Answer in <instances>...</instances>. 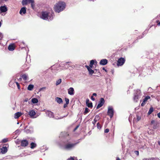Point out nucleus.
Listing matches in <instances>:
<instances>
[{
  "instance_id": "nucleus-1",
  "label": "nucleus",
  "mask_w": 160,
  "mask_h": 160,
  "mask_svg": "<svg viewBox=\"0 0 160 160\" xmlns=\"http://www.w3.org/2000/svg\"><path fill=\"white\" fill-rule=\"evenodd\" d=\"M54 16L53 12L45 11L42 12L40 17L44 20L51 21L53 19Z\"/></svg>"
},
{
  "instance_id": "nucleus-2",
  "label": "nucleus",
  "mask_w": 160,
  "mask_h": 160,
  "mask_svg": "<svg viewBox=\"0 0 160 160\" xmlns=\"http://www.w3.org/2000/svg\"><path fill=\"white\" fill-rule=\"evenodd\" d=\"M66 6L65 3L64 2H59L55 4L54 9L56 12H59L64 9Z\"/></svg>"
},
{
  "instance_id": "nucleus-3",
  "label": "nucleus",
  "mask_w": 160,
  "mask_h": 160,
  "mask_svg": "<svg viewBox=\"0 0 160 160\" xmlns=\"http://www.w3.org/2000/svg\"><path fill=\"white\" fill-rule=\"evenodd\" d=\"M77 143H71L70 142H68L65 143V145L63 147V149L67 150H71L74 149Z\"/></svg>"
},
{
  "instance_id": "nucleus-4",
  "label": "nucleus",
  "mask_w": 160,
  "mask_h": 160,
  "mask_svg": "<svg viewBox=\"0 0 160 160\" xmlns=\"http://www.w3.org/2000/svg\"><path fill=\"white\" fill-rule=\"evenodd\" d=\"M114 110L113 108L111 106H109L108 107L107 112L108 115L110 118H112L114 114Z\"/></svg>"
},
{
  "instance_id": "nucleus-5",
  "label": "nucleus",
  "mask_w": 160,
  "mask_h": 160,
  "mask_svg": "<svg viewBox=\"0 0 160 160\" xmlns=\"http://www.w3.org/2000/svg\"><path fill=\"white\" fill-rule=\"evenodd\" d=\"M105 103V100L103 98H101L97 107V109H98L102 107Z\"/></svg>"
},
{
  "instance_id": "nucleus-6",
  "label": "nucleus",
  "mask_w": 160,
  "mask_h": 160,
  "mask_svg": "<svg viewBox=\"0 0 160 160\" xmlns=\"http://www.w3.org/2000/svg\"><path fill=\"white\" fill-rule=\"evenodd\" d=\"M36 114V113L35 112L34 110H33L30 111L28 113L30 118H35L37 117V116H35Z\"/></svg>"
},
{
  "instance_id": "nucleus-7",
  "label": "nucleus",
  "mask_w": 160,
  "mask_h": 160,
  "mask_svg": "<svg viewBox=\"0 0 160 160\" xmlns=\"http://www.w3.org/2000/svg\"><path fill=\"white\" fill-rule=\"evenodd\" d=\"M125 62V59L122 58H120L118 61L117 65L118 66L122 65Z\"/></svg>"
},
{
  "instance_id": "nucleus-8",
  "label": "nucleus",
  "mask_w": 160,
  "mask_h": 160,
  "mask_svg": "<svg viewBox=\"0 0 160 160\" xmlns=\"http://www.w3.org/2000/svg\"><path fill=\"white\" fill-rule=\"evenodd\" d=\"M28 144V142L26 140H23L21 141V145L22 146L25 147Z\"/></svg>"
},
{
  "instance_id": "nucleus-9",
  "label": "nucleus",
  "mask_w": 160,
  "mask_h": 160,
  "mask_svg": "<svg viewBox=\"0 0 160 160\" xmlns=\"http://www.w3.org/2000/svg\"><path fill=\"white\" fill-rule=\"evenodd\" d=\"M8 11V9L6 6H1L0 7L1 12H5Z\"/></svg>"
},
{
  "instance_id": "nucleus-10",
  "label": "nucleus",
  "mask_w": 160,
  "mask_h": 160,
  "mask_svg": "<svg viewBox=\"0 0 160 160\" xmlns=\"http://www.w3.org/2000/svg\"><path fill=\"white\" fill-rule=\"evenodd\" d=\"M100 119V118L99 115H97L95 116L93 121L92 122V123L94 125V126L95 125L96 122L98 121Z\"/></svg>"
},
{
  "instance_id": "nucleus-11",
  "label": "nucleus",
  "mask_w": 160,
  "mask_h": 160,
  "mask_svg": "<svg viewBox=\"0 0 160 160\" xmlns=\"http://www.w3.org/2000/svg\"><path fill=\"white\" fill-rule=\"evenodd\" d=\"M68 93L70 95H73L74 94V89L73 88L71 87L68 90Z\"/></svg>"
},
{
  "instance_id": "nucleus-12",
  "label": "nucleus",
  "mask_w": 160,
  "mask_h": 160,
  "mask_svg": "<svg viewBox=\"0 0 160 160\" xmlns=\"http://www.w3.org/2000/svg\"><path fill=\"white\" fill-rule=\"evenodd\" d=\"M47 115L50 118H54V114L53 112L51 111H48L46 112Z\"/></svg>"
},
{
  "instance_id": "nucleus-13",
  "label": "nucleus",
  "mask_w": 160,
  "mask_h": 160,
  "mask_svg": "<svg viewBox=\"0 0 160 160\" xmlns=\"http://www.w3.org/2000/svg\"><path fill=\"white\" fill-rule=\"evenodd\" d=\"M97 64V62L96 60H92L90 61L89 66L91 68H92L93 65H96Z\"/></svg>"
},
{
  "instance_id": "nucleus-14",
  "label": "nucleus",
  "mask_w": 160,
  "mask_h": 160,
  "mask_svg": "<svg viewBox=\"0 0 160 160\" xmlns=\"http://www.w3.org/2000/svg\"><path fill=\"white\" fill-rule=\"evenodd\" d=\"M108 63V60L106 59H102L101 60L100 64L102 65H105Z\"/></svg>"
},
{
  "instance_id": "nucleus-15",
  "label": "nucleus",
  "mask_w": 160,
  "mask_h": 160,
  "mask_svg": "<svg viewBox=\"0 0 160 160\" xmlns=\"http://www.w3.org/2000/svg\"><path fill=\"white\" fill-rule=\"evenodd\" d=\"M26 8L25 7L22 8L19 11L20 14L22 15L23 14H25L26 13Z\"/></svg>"
},
{
  "instance_id": "nucleus-16",
  "label": "nucleus",
  "mask_w": 160,
  "mask_h": 160,
  "mask_svg": "<svg viewBox=\"0 0 160 160\" xmlns=\"http://www.w3.org/2000/svg\"><path fill=\"white\" fill-rule=\"evenodd\" d=\"M2 152V154H5L7 152L8 150L7 148L6 147H3L1 148Z\"/></svg>"
},
{
  "instance_id": "nucleus-17",
  "label": "nucleus",
  "mask_w": 160,
  "mask_h": 160,
  "mask_svg": "<svg viewBox=\"0 0 160 160\" xmlns=\"http://www.w3.org/2000/svg\"><path fill=\"white\" fill-rule=\"evenodd\" d=\"M134 95H136L138 96V95L139 96H141V94L140 90L139 89H137L135 91Z\"/></svg>"
},
{
  "instance_id": "nucleus-18",
  "label": "nucleus",
  "mask_w": 160,
  "mask_h": 160,
  "mask_svg": "<svg viewBox=\"0 0 160 160\" xmlns=\"http://www.w3.org/2000/svg\"><path fill=\"white\" fill-rule=\"evenodd\" d=\"M55 101L59 104L63 102L62 99L59 97H56L55 98Z\"/></svg>"
},
{
  "instance_id": "nucleus-19",
  "label": "nucleus",
  "mask_w": 160,
  "mask_h": 160,
  "mask_svg": "<svg viewBox=\"0 0 160 160\" xmlns=\"http://www.w3.org/2000/svg\"><path fill=\"white\" fill-rule=\"evenodd\" d=\"M22 115V113L20 112H18L15 114L14 118H18Z\"/></svg>"
},
{
  "instance_id": "nucleus-20",
  "label": "nucleus",
  "mask_w": 160,
  "mask_h": 160,
  "mask_svg": "<svg viewBox=\"0 0 160 160\" xmlns=\"http://www.w3.org/2000/svg\"><path fill=\"white\" fill-rule=\"evenodd\" d=\"M8 49L9 51H13L15 49L14 46L12 44L10 45L8 47Z\"/></svg>"
},
{
  "instance_id": "nucleus-21",
  "label": "nucleus",
  "mask_w": 160,
  "mask_h": 160,
  "mask_svg": "<svg viewBox=\"0 0 160 160\" xmlns=\"http://www.w3.org/2000/svg\"><path fill=\"white\" fill-rule=\"evenodd\" d=\"M31 102L35 104L38 102V100L37 98H34L32 99Z\"/></svg>"
},
{
  "instance_id": "nucleus-22",
  "label": "nucleus",
  "mask_w": 160,
  "mask_h": 160,
  "mask_svg": "<svg viewBox=\"0 0 160 160\" xmlns=\"http://www.w3.org/2000/svg\"><path fill=\"white\" fill-rule=\"evenodd\" d=\"M159 126V123L158 122H155L153 125V128L154 129H156Z\"/></svg>"
},
{
  "instance_id": "nucleus-23",
  "label": "nucleus",
  "mask_w": 160,
  "mask_h": 160,
  "mask_svg": "<svg viewBox=\"0 0 160 160\" xmlns=\"http://www.w3.org/2000/svg\"><path fill=\"white\" fill-rule=\"evenodd\" d=\"M30 148L32 149H33L37 146V144L34 142H32L30 144Z\"/></svg>"
},
{
  "instance_id": "nucleus-24",
  "label": "nucleus",
  "mask_w": 160,
  "mask_h": 160,
  "mask_svg": "<svg viewBox=\"0 0 160 160\" xmlns=\"http://www.w3.org/2000/svg\"><path fill=\"white\" fill-rule=\"evenodd\" d=\"M28 75L27 74H22V76H21V77L24 80H27L28 78Z\"/></svg>"
},
{
  "instance_id": "nucleus-25",
  "label": "nucleus",
  "mask_w": 160,
  "mask_h": 160,
  "mask_svg": "<svg viewBox=\"0 0 160 160\" xmlns=\"http://www.w3.org/2000/svg\"><path fill=\"white\" fill-rule=\"evenodd\" d=\"M34 88V85L32 84H29L28 87V90L31 91Z\"/></svg>"
},
{
  "instance_id": "nucleus-26",
  "label": "nucleus",
  "mask_w": 160,
  "mask_h": 160,
  "mask_svg": "<svg viewBox=\"0 0 160 160\" xmlns=\"http://www.w3.org/2000/svg\"><path fill=\"white\" fill-rule=\"evenodd\" d=\"M133 98V100L135 102H137L138 100L140 98L141 96H139L138 95L137 96L136 95H134Z\"/></svg>"
},
{
  "instance_id": "nucleus-27",
  "label": "nucleus",
  "mask_w": 160,
  "mask_h": 160,
  "mask_svg": "<svg viewBox=\"0 0 160 160\" xmlns=\"http://www.w3.org/2000/svg\"><path fill=\"white\" fill-rule=\"evenodd\" d=\"M153 111V108L152 107H151L149 109V110L148 112V114L149 115L151 114V113Z\"/></svg>"
},
{
  "instance_id": "nucleus-28",
  "label": "nucleus",
  "mask_w": 160,
  "mask_h": 160,
  "mask_svg": "<svg viewBox=\"0 0 160 160\" xmlns=\"http://www.w3.org/2000/svg\"><path fill=\"white\" fill-rule=\"evenodd\" d=\"M31 7L33 9L35 10L36 9V8L35 7V4H34V1L32 2H31Z\"/></svg>"
},
{
  "instance_id": "nucleus-29",
  "label": "nucleus",
  "mask_w": 160,
  "mask_h": 160,
  "mask_svg": "<svg viewBox=\"0 0 160 160\" xmlns=\"http://www.w3.org/2000/svg\"><path fill=\"white\" fill-rule=\"evenodd\" d=\"M90 111V110L87 107H86L85 108V110L84 112V115L86 114L88 112Z\"/></svg>"
},
{
  "instance_id": "nucleus-30",
  "label": "nucleus",
  "mask_w": 160,
  "mask_h": 160,
  "mask_svg": "<svg viewBox=\"0 0 160 160\" xmlns=\"http://www.w3.org/2000/svg\"><path fill=\"white\" fill-rule=\"evenodd\" d=\"M61 82H62L61 79H58V80H57L56 81V86L58 85Z\"/></svg>"
},
{
  "instance_id": "nucleus-31",
  "label": "nucleus",
  "mask_w": 160,
  "mask_h": 160,
  "mask_svg": "<svg viewBox=\"0 0 160 160\" xmlns=\"http://www.w3.org/2000/svg\"><path fill=\"white\" fill-rule=\"evenodd\" d=\"M150 96H146L144 99H143L144 102H146L148 99H150Z\"/></svg>"
},
{
  "instance_id": "nucleus-32",
  "label": "nucleus",
  "mask_w": 160,
  "mask_h": 160,
  "mask_svg": "<svg viewBox=\"0 0 160 160\" xmlns=\"http://www.w3.org/2000/svg\"><path fill=\"white\" fill-rule=\"evenodd\" d=\"M87 106L89 108H92V102H89L86 104Z\"/></svg>"
},
{
  "instance_id": "nucleus-33",
  "label": "nucleus",
  "mask_w": 160,
  "mask_h": 160,
  "mask_svg": "<svg viewBox=\"0 0 160 160\" xmlns=\"http://www.w3.org/2000/svg\"><path fill=\"white\" fill-rule=\"evenodd\" d=\"M48 148H46V147L45 146H43L41 148V150L42 152H43L44 151L46 150Z\"/></svg>"
},
{
  "instance_id": "nucleus-34",
  "label": "nucleus",
  "mask_w": 160,
  "mask_h": 160,
  "mask_svg": "<svg viewBox=\"0 0 160 160\" xmlns=\"http://www.w3.org/2000/svg\"><path fill=\"white\" fill-rule=\"evenodd\" d=\"M8 141V138H4L2 139L1 142L2 143H5L7 142Z\"/></svg>"
},
{
  "instance_id": "nucleus-35",
  "label": "nucleus",
  "mask_w": 160,
  "mask_h": 160,
  "mask_svg": "<svg viewBox=\"0 0 160 160\" xmlns=\"http://www.w3.org/2000/svg\"><path fill=\"white\" fill-rule=\"evenodd\" d=\"M28 3V2L27 0H23L22 1V5H26Z\"/></svg>"
},
{
  "instance_id": "nucleus-36",
  "label": "nucleus",
  "mask_w": 160,
  "mask_h": 160,
  "mask_svg": "<svg viewBox=\"0 0 160 160\" xmlns=\"http://www.w3.org/2000/svg\"><path fill=\"white\" fill-rule=\"evenodd\" d=\"M68 115H66V116H64L63 117H60V118H58V117H55L54 118L56 119H62L64 117H67V116Z\"/></svg>"
},
{
  "instance_id": "nucleus-37",
  "label": "nucleus",
  "mask_w": 160,
  "mask_h": 160,
  "mask_svg": "<svg viewBox=\"0 0 160 160\" xmlns=\"http://www.w3.org/2000/svg\"><path fill=\"white\" fill-rule=\"evenodd\" d=\"M97 128L99 129H101V128H102V126H101L100 125V124L99 123V122H98L97 123Z\"/></svg>"
},
{
  "instance_id": "nucleus-38",
  "label": "nucleus",
  "mask_w": 160,
  "mask_h": 160,
  "mask_svg": "<svg viewBox=\"0 0 160 160\" xmlns=\"http://www.w3.org/2000/svg\"><path fill=\"white\" fill-rule=\"evenodd\" d=\"M65 100L66 102V103H67V104H68L69 101V99L66 98H65Z\"/></svg>"
},
{
  "instance_id": "nucleus-39",
  "label": "nucleus",
  "mask_w": 160,
  "mask_h": 160,
  "mask_svg": "<svg viewBox=\"0 0 160 160\" xmlns=\"http://www.w3.org/2000/svg\"><path fill=\"white\" fill-rule=\"evenodd\" d=\"M89 72V74L90 75H92L93 73H95V71H88Z\"/></svg>"
},
{
  "instance_id": "nucleus-40",
  "label": "nucleus",
  "mask_w": 160,
  "mask_h": 160,
  "mask_svg": "<svg viewBox=\"0 0 160 160\" xmlns=\"http://www.w3.org/2000/svg\"><path fill=\"white\" fill-rule=\"evenodd\" d=\"M15 82L16 83V85H17V86L18 87V89L19 90H20V85H19V83L18 82Z\"/></svg>"
},
{
  "instance_id": "nucleus-41",
  "label": "nucleus",
  "mask_w": 160,
  "mask_h": 160,
  "mask_svg": "<svg viewBox=\"0 0 160 160\" xmlns=\"http://www.w3.org/2000/svg\"><path fill=\"white\" fill-rule=\"evenodd\" d=\"M150 160H160L158 158H149Z\"/></svg>"
},
{
  "instance_id": "nucleus-42",
  "label": "nucleus",
  "mask_w": 160,
  "mask_h": 160,
  "mask_svg": "<svg viewBox=\"0 0 160 160\" xmlns=\"http://www.w3.org/2000/svg\"><path fill=\"white\" fill-rule=\"evenodd\" d=\"M137 121H138L141 119V117L138 115H137Z\"/></svg>"
},
{
  "instance_id": "nucleus-43",
  "label": "nucleus",
  "mask_w": 160,
  "mask_h": 160,
  "mask_svg": "<svg viewBox=\"0 0 160 160\" xmlns=\"http://www.w3.org/2000/svg\"><path fill=\"white\" fill-rule=\"evenodd\" d=\"M134 152L137 156L139 155V152L138 151H137V150L135 151Z\"/></svg>"
},
{
  "instance_id": "nucleus-44",
  "label": "nucleus",
  "mask_w": 160,
  "mask_h": 160,
  "mask_svg": "<svg viewBox=\"0 0 160 160\" xmlns=\"http://www.w3.org/2000/svg\"><path fill=\"white\" fill-rule=\"evenodd\" d=\"M3 37V34L1 32H0V40H1L2 38Z\"/></svg>"
},
{
  "instance_id": "nucleus-45",
  "label": "nucleus",
  "mask_w": 160,
  "mask_h": 160,
  "mask_svg": "<svg viewBox=\"0 0 160 160\" xmlns=\"http://www.w3.org/2000/svg\"><path fill=\"white\" fill-rule=\"evenodd\" d=\"M109 132V129L108 128H107L104 130L105 133H108Z\"/></svg>"
},
{
  "instance_id": "nucleus-46",
  "label": "nucleus",
  "mask_w": 160,
  "mask_h": 160,
  "mask_svg": "<svg viewBox=\"0 0 160 160\" xmlns=\"http://www.w3.org/2000/svg\"><path fill=\"white\" fill-rule=\"evenodd\" d=\"M141 148H142L143 149H145V148H147V146L145 145H144V146H142Z\"/></svg>"
},
{
  "instance_id": "nucleus-47",
  "label": "nucleus",
  "mask_w": 160,
  "mask_h": 160,
  "mask_svg": "<svg viewBox=\"0 0 160 160\" xmlns=\"http://www.w3.org/2000/svg\"><path fill=\"white\" fill-rule=\"evenodd\" d=\"M85 66L87 68L88 70H92V69H91L90 68V67L89 66H87V65H86Z\"/></svg>"
},
{
  "instance_id": "nucleus-48",
  "label": "nucleus",
  "mask_w": 160,
  "mask_h": 160,
  "mask_svg": "<svg viewBox=\"0 0 160 160\" xmlns=\"http://www.w3.org/2000/svg\"><path fill=\"white\" fill-rule=\"evenodd\" d=\"M89 103V100L87 98L86 100V104H87V103Z\"/></svg>"
},
{
  "instance_id": "nucleus-49",
  "label": "nucleus",
  "mask_w": 160,
  "mask_h": 160,
  "mask_svg": "<svg viewBox=\"0 0 160 160\" xmlns=\"http://www.w3.org/2000/svg\"><path fill=\"white\" fill-rule=\"evenodd\" d=\"M145 102H144L143 101H142V103L141 104V105L142 106H144V105H145Z\"/></svg>"
},
{
  "instance_id": "nucleus-50",
  "label": "nucleus",
  "mask_w": 160,
  "mask_h": 160,
  "mask_svg": "<svg viewBox=\"0 0 160 160\" xmlns=\"http://www.w3.org/2000/svg\"><path fill=\"white\" fill-rule=\"evenodd\" d=\"M155 121L154 120H152L151 121V125L153 124V125L154 123H155Z\"/></svg>"
},
{
  "instance_id": "nucleus-51",
  "label": "nucleus",
  "mask_w": 160,
  "mask_h": 160,
  "mask_svg": "<svg viewBox=\"0 0 160 160\" xmlns=\"http://www.w3.org/2000/svg\"><path fill=\"white\" fill-rule=\"evenodd\" d=\"M91 99L92 100L94 101L95 100V99L93 97V96H92L91 97Z\"/></svg>"
},
{
  "instance_id": "nucleus-52",
  "label": "nucleus",
  "mask_w": 160,
  "mask_h": 160,
  "mask_svg": "<svg viewBox=\"0 0 160 160\" xmlns=\"http://www.w3.org/2000/svg\"><path fill=\"white\" fill-rule=\"evenodd\" d=\"M68 104H67V103L64 104L63 106L64 108H65L67 107Z\"/></svg>"
},
{
  "instance_id": "nucleus-53",
  "label": "nucleus",
  "mask_w": 160,
  "mask_h": 160,
  "mask_svg": "<svg viewBox=\"0 0 160 160\" xmlns=\"http://www.w3.org/2000/svg\"><path fill=\"white\" fill-rule=\"evenodd\" d=\"M79 127V126L78 125V126H77L74 129V131H76L77 129Z\"/></svg>"
},
{
  "instance_id": "nucleus-54",
  "label": "nucleus",
  "mask_w": 160,
  "mask_h": 160,
  "mask_svg": "<svg viewBox=\"0 0 160 160\" xmlns=\"http://www.w3.org/2000/svg\"><path fill=\"white\" fill-rule=\"evenodd\" d=\"M28 2H29L31 3L34 0H27Z\"/></svg>"
},
{
  "instance_id": "nucleus-55",
  "label": "nucleus",
  "mask_w": 160,
  "mask_h": 160,
  "mask_svg": "<svg viewBox=\"0 0 160 160\" xmlns=\"http://www.w3.org/2000/svg\"><path fill=\"white\" fill-rule=\"evenodd\" d=\"M28 100V98H25L24 100V102H27Z\"/></svg>"
},
{
  "instance_id": "nucleus-56",
  "label": "nucleus",
  "mask_w": 160,
  "mask_h": 160,
  "mask_svg": "<svg viewBox=\"0 0 160 160\" xmlns=\"http://www.w3.org/2000/svg\"><path fill=\"white\" fill-rule=\"evenodd\" d=\"M157 116L158 118H160V112L158 113Z\"/></svg>"
},
{
  "instance_id": "nucleus-57",
  "label": "nucleus",
  "mask_w": 160,
  "mask_h": 160,
  "mask_svg": "<svg viewBox=\"0 0 160 160\" xmlns=\"http://www.w3.org/2000/svg\"><path fill=\"white\" fill-rule=\"evenodd\" d=\"M92 96H97V94L96 93H93V94H92Z\"/></svg>"
},
{
  "instance_id": "nucleus-58",
  "label": "nucleus",
  "mask_w": 160,
  "mask_h": 160,
  "mask_svg": "<svg viewBox=\"0 0 160 160\" xmlns=\"http://www.w3.org/2000/svg\"><path fill=\"white\" fill-rule=\"evenodd\" d=\"M143 160H149V158L148 159L147 158H144L143 159Z\"/></svg>"
},
{
  "instance_id": "nucleus-59",
  "label": "nucleus",
  "mask_w": 160,
  "mask_h": 160,
  "mask_svg": "<svg viewBox=\"0 0 160 160\" xmlns=\"http://www.w3.org/2000/svg\"><path fill=\"white\" fill-rule=\"evenodd\" d=\"M158 144L160 146V141H158Z\"/></svg>"
},
{
  "instance_id": "nucleus-60",
  "label": "nucleus",
  "mask_w": 160,
  "mask_h": 160,
  "mask_svg": "<svg viewBox=\"0 0 160 160\" xmlns=\"http://www.w3.org/2000/svg\"><path fill=\"white\" fill-rule=\"evenodd\" d=\"M116 160H121L118 157L117 158Z\"/></svg>"
},
{
  "instance_id": "nucleus-61",
  "label": "nucleus",
  "mask_w": 160,
  "mask_h": 160,
  "mask_svg": "<svg viewBox=\"0 0 160 160\" xmlns=\"http://www.w3.org/2000/svg\"><path fill=\"white\" fill-rule=\"evenodd\" d=\"M19 130H16V131L15 132H19Z\"/></svg>"
},
{
  "instance_id": "nucleus-62",
  "label": "nucleus",
  "mask_w": 160,
  "mask_h": 160,
  "mask_svg": "<svg viewBox=\"0 0 160 160\" xmlns=\"http://www.w3.org/2000/svg\"><path fill=\"white\" fill-rule=\"evenodd\" d=\"M113 72H113V71H111V73H112V74H113Z\"/></svg>"
},
{
  "instance_id": "nucleus-63",
  "label": "nucleus",
  "mask_w": 160,
  "mask_h": 160,
  "mask_svg": "<svg viewBox=\"0 0 160 160\" xmlns=\"http://www.w3.org/2000/svg\"><path fill=\"white\" fill-rule=\"evenodd\" d=\"M158 26H160V22L158 23Z\"/></svg>"
},
{
  "instance_id": "nucleus-64",
  "label": "nucleus",
  "mask_w": 160,
  "mask_h": 160,
  "mask_svg": "<svg viewBox=\"0 0 160 160\" xmlns=\"http://www.w3.org/2000/svg\"><path fill=\"white\" fill-rule=\"evenodd\" d=\"M1 153L2 154V152H1V148H0V154Z\"/></svg>"
}]
</instances>
